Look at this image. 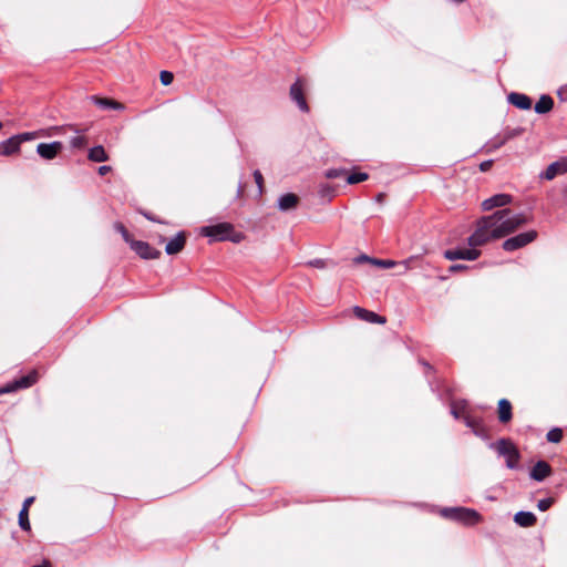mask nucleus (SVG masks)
Returning <instances> with one entry per match:
<instances>
[{
	"label": "nucleus",
	"mask_w": 567,
	"mask_h": 567,
	"mask_svg": "<svg viewBox=\"0 0 567 567\" xmlns=\"http://www.w3.org/2000/svg\"><path fill=\"white\" fill-rule=\"evenodd\" d=\"M511 209L496 210L476 220L473 234L467 238L468 248L446 249L443 256L447 260H476L482 251L478 247L504 238L528 223L524 214L511 215Z\"/></svg>",
	"instance_id": "f257e3e1"
},
{
	"label": "nucleus",
	"mask_w": 567,
	"mask_h": 567,
	"mask_svg": "<svg viewBox=\"0 0 567 567\" xmlns=\"http://www.w3.org/2000/svg\"><path fill=\"white\" fill-rule=\"evenodd\" d=\"M200 234L216 241L229 240L233 243H240L244 239V235L236 231L234 226L229 223H218L216 225L204 226L200 229Z\"/></svg>",
	"instance_id": "f03ea898"
},
{
	"label": "nucleus",
	"mask_w": 567,
	"mask_h": 567,
	"mask_svg": "<svg viewBox=\"0 0 567 567\" xmlns=\"http://www.w3.org/2000/svg\"><path fill=\"white\" fill-rule=\"evenodd\" d=\"M442 515L465 525H475L482 518L476 511L465 507H446L442 511Z\"/></svg>",
	"instance_id": "7ed1b4c3"
},
{
	"label": "nucleus",
	"mask_w": 567,
	"mask_h": 567,
	"mask_svg": "<svg viewBox=\"0 0 567 567\" xmlns=\"http://www.w3.org/2000/svg\"><path fill=\"white\" fill-rule=\"evenodd\" d=\"M493 447L499 455L506 457V466L508 468H516L519 463V452L517 447L507 439H501L493 444Z\"/></svg>",
	"instance_id": "20e7f679"
},
{
	"label": "nucleus",
	"mask_w": 567,
	"mask_h": 567,
	"mask_svg": "<svg viewBox=\"0 0 567 567\" xmlns=\"http://www.w3.org/2000/svg\"><path fill=\"white\" fill-rule=\"evenodd\" d=\"M536 238H537L536 230H528L525 233H520L516 236H513V237L506 239L503 243V249L506 251H514V250L525 247L529 243L534 241Z\"/></svg>",
	"instance_id": "39448f33"
},
{
	"label": "nucleus",
	"mask_w": 567,
	"mask_h": 567,
	"mask_svg": "<svg viewBox=\"0 0 567 567\" xmlns=\"http://www.w3.org/2000/svg\"><path fill=\"white\" fill-rule=\"evenodd\" d=\"M307 81L298 78L290 86V97L297 104L300 111L308 112L309 106L306 100Z\"/></svg>",
	"instance_id": "423d86ee"
},
{
	"label": "nucleus",
	"mask_w": 567,
	"mask_h": 567,
	"mask_svg": "<svg viewBox=\"0 0 567 567\" xmlns=\"http://www.w3.org/2000/svg\"><path fill=\"white\" fill-rule=\"evenodd\" d=\"M462 409L466 426H468L477 436H487V429L483 422V419L475 415L472 411H470L467 408V403H463Z\"/></svg>",
	"instance_id": "0eeeda50"
},
{
	"label": "nucleus",
	"mask_w": 567,
	"mask_h": 567,
	"mask_svg": "<svg viewBox=\"0 0 567 567\" xmlns=\"http://www.w3.org/2000/svg\"><path fill=\"white\" fill-rule=\"evenodd\" d=\"M567 173V156L559 158L551 163L547 168L539 174L542 179L553 181L558 175Z\"/></svg>",
	"instance_id": "6e6552de"
},
{
	"label": "nucleus",
	"mask_w": 567,
	"mask_h": 567,
	"mask_svg": "<svg viewBox=\"0 0 567 567\" xmlns=\"http://www.w3.org/2000/svg\"><path fill=\"white\" fill-rule=\"evenodd\" d=\"M38 380V373L35 371L20 377L19 379L14 380L12 383L8 384L6 388L0 390V393H9L12 391H16L18 389H27L33 385Z\"/></svg>",
	"instance_id": "1a4fd4ad"
},
{
	"label": "nucleus",
	"mask_w": 567,
	"mask_h": 567,
	"mask_svg": "<svg viewBox=\"0 0 567 567\" xmlns=\"http://www.w3.org/2000/svg\"><path fill=\"white\" fill-rule=\"evenodd\" d=\"M131 247L143 259H156L161 256V251L146 241L133 240Z\"/></svg>",
	"instance_id": "9d476101"
},
{
	"label": "nucleus",
	"mask_w": 567,
	"mask_h": 567,
	"mask_svg": "<svg viewBox=\"0 0 567 567\" xmlns=\"http://www.w3.org/2000/svg\"><path fill=\"white\" fill-rule=\"evenodd\" d=\"M512 196L508 194H496L482 203V209L489 212L494 208H501L503 210L505 206L512 203Z\"/></svg>",
	"instance_id": "9b49d317"
},
{
	"label": "nucleus",
	"mask_w": 567,
	"mask_h": 567,
	"mask_svg": "<svg viewBox=\"0 0 567 567\" xmlns=\"http://www.w3.org/2000/svg\"><path fill=\"white\" fill-rule=\"evenodd\" d=\"M63 145L61 142L41 143L37 147V153L44 159H53L62 151Z\"/></svg>",
	"instance_id": "f8f14e48"
},
{
	"label": "nucleus",
	"mask_w": 567,
	"mask_h": 567,
	"mask_svg": "<svg viewBox=\"0 0 567 567\" xmlns=\"http://www.w3.org/2000/svg\"><path fill=\"white\" fill-rule=\"evenodd\" d=\"M185 244L186 235L184 231H181L167 243L165 251L167 255H176L184 249Z\"/></svg>",
	"instance_id": "ddd939ff"
},
{
	"label": "nucleus",
	"mask_w": 567,
	"mask_h": 567,
	"mask_svg": "<svg viewBox=\"0 0 567 567\" xmlns=\"http://www.w3.org/2000/svg\"><path fill=\"white\" fill-rule=\"evenodd\" d=\"M551 473L550 465L545 461H538L530 471V476L537 482L544 481Z\"/></svg>",
	"instance_id": "4468645a"
},
{
	"label": "nucleus",
	"mask_w": 567,
	"mask_h": 567,
	"mask_svg": "<svg viewBox=\"0 0 567 567\" xmlns=\"http://www.w3.org/2000/svg\"><path fill=\"white\" fill-rule=\"evenodd\" d=\"M508 102L519 110H529L532 107V99L523 93L512 92L508 95Z\"/></svg>",
	"instance_id": "2eb2a0df"
},
{
	"label": "nucleus",
	"mask_w": 567,
	"mask_h": 567,
	"mask_svg": "<svg viewBox=\"0 0 567 567\" xmlns=\"http://www.w3.org/2000/svg\"><path fill=\"white\" fill-rule=\"evenodd\" d=\"M20 151L19 140L16 136L0 143V155L10 156L17 154Z\"/></svg>",
	"instance_id": "dca6fc26"
},
{
	"label": "nucleus",
	"mask_w": 567,
	"mask_h": 567,
	"mask_svg": "<svg viewBox=\"0 0 567 567\" xmlns=\"http://www.w3.org/2000/svg\"><path fill=\"white\" fill-rule=\"evenodd\" d=\"M299 197L293 193H287L279 197L278 207L282 212H287L297 207Z\"/></svg>",
	"instance_id": "f3484780"
},
{
	"label": "nucleus",
	"mask_w": 567,
	"mask_h": 567,
	"mask_svg": "<svg viewBox=\"0 0 567 567\" xmlns=\"http://www.w3.org/2000/svg\"><path fill=\"white\" fill-rule=\"evenodd\" d=\"M353 311L358 318L363 319L365 321H369L372 323H384L385 322L384 317H381L378 313L365 310L363 308L354 307Z\"/></svg>",
	"instance_id": "a211bd4d"
},
{
	"label": "nucleus",
	"mask_w": 567,
	"mask_h": 567,
	"mask_svg": "<svg viewBox=\"0 0 567 567\" xmlns=\"http://www.w3.org/2000/svg\"><path fill=\"white\" fill-rule=\"evenodd\" d=\"M536 516L532 512H518L514 516V522L522 527H532L536 524Z\"/></svg>",
	"instance_id": "6ab92c4d"
},
{
	"label": "nucleus",
	"mask_w": 567,
	"mask_h": 567,
	"mask_svg": "<svg viewBox=\"0 0 567 567\" xmlns=\"http://www.w3.org/2000/svg\"><path fill=\"white\" fill-rule=\"evenodd\" d=\"M512 404L508 400L502 399L498 402V419L502 423H507L512 420Z\"/></svg>",
	"instance_id": "aec40b11"
},
{
	"label": "nucleus",
	"mask_w": 567,
	"mask_h": 567,
	"mask_svg": "<svg viewBox=\"0 0 567 567\" xmlns=\"http://www.w3.org/2000/svg\"><path fill=\"white\" fill-rule=\"evenodd\" d=\"M554 107V100L551 96L545 94L542 95L540 99L535 104V112L538 114H545L553 110Z\"/></svg>",
	"instance_id": "412c9836"
},
{
	"label": "nucleus",
	"mask_w": 567,
	"mask_h": 567,
	"mask_svg": "<svg viewBox=\"0 0 567 567\" xmlns=\"http://www.w3.org/2000/svg\"><path fill=\"white\" fill-rule=\"evenodd\" d=\"M87 158L91 162L102 163L109 161V155L102 145L90 148Z\"/></svg>",
	"instance_id": "4be33fe9"
},
{
	"label": "nucleus",
	"mask_w": 567,
	"mask_h": 567,
	"mask_svg": "<svg viewBox=\"0 0 567 567\" xmlns=\"http://www.w3.org/2000/svg\"><path fill=\"white\" fill-rule=\"evenodd\" d=\"M505 144H506V142L503 138L502 134H498V135L494 136L493 138H491L485 144V150H486L487 153H489V152H493V151H496V150L501 148Z\"/></svg>",
	"instance_id": "5701e85b"
},
{
	"label": "nucleus",
	"mask_w": 567,
	"mask_h": 567,
	"mask_svg": "<svg viewBox=\"0 0 567 567\" xmlns=\"http://www.w3.org/2000/svg\"><path fill=\"white\" fill-rule=\"evenodd\" d=\"M19 526L22 530L29 532L31 529L30 522H29V513L25 508H21L19 513Z\"/></svg>",
	"instance_id": "b1692460"
},
{
	"label": "nucleus",
	"mask_w": 567,
	"mask_h": 567,
	"mask_svg": "<svg viewBox=\"0 0 567 567\" xmlns=\"http://www.w3.org/2000/svg\"><path fill=\"white\" fill-rule=\"evenodd\" d=\"M369 177V175L367 173H363V172H353V173H350L347 177V182L349 184H358V183H361V182H364L367 181Z\"/></svg>",
	"instance_id": "393cba45"
},
{
	"label": "nucleus",
	"mask_w": 567,
	"mask_h": 567,
	"mask_svg": "<svg viewBox=\"0 0 567 567\" xmlns=\"http://www.w3.org/2000/svg\"><path fill=\"white\" fill-rule=\"evenodd\" d=\"M524 132V128L522 127H516V128H506L503 133H502V136L503 138L505 140V142L507 143L508 141L522 135Z\"/></svg>",
	"instance_id": "a878e982"
},
{
	"label": "nucleus",
	"mask_w": 567,
	"mask_h": 567,
	"mask_svg": "<svg viewBox=\"0 0 567 567\" xmlns=\"http://www.w3.org/2000/svg\"><path fill=\"white\" fill-rule=\"evenodd\" d=\"M95 102L96 104H99L100 106L104 107V109H121L122 105L116 102V101H113V100H110V99H99V97H95Z\"/></svg>",
	"instance_id": "bb28decb"
},
{
	"label": "nucleus",
	"mask_w": 567,
	"mask_h": 567,
	"mask_svg": "<svg viewBox=\"0 0 567 567\" xmlns=\"http://www.w3.org/2000/svg\"><path fill=\"white\" fill-rule=\"evenodd\" d=\"M546 437L548 442L559 443L563 439V431L558 427L551 429L548 431Z\"/></svg>",
	"instance_id": "cd10ccee"
},
{
	"label": "nucleus",
	"mask_w": 567,
	"mask_h": 567,
	"mask_svg": "<svg viewBox=\"0 0 567 567\" xmlns=\"http://www.w3.org/2000/svg\"><path fill=\"white\" fill-rule=\"evenodd\" d=\"M463 403H466L465 401H460V402H454L451 406V413L452 415L455 417V419H463L464 420V414H463V409H462V404Z\"/></svg>",
	"instance_id": "c85d7f7f"
},
{
	"label": "nucleus",
	"mask_w": 567,
	"mask_h": 567,
	"mask_svg": "<svg viewBox=\"0 0 567 567\" xmlns=\"http://www.w3.org/2000/svg\"><path fill=\"white\" fill-rule=\"evenodd\" d=\"M71 147L73 148H83L87 145V140L85 136H74L70 141Z\"/></svg>",
	"instance_id": "c756f323"
},
{
	"label": "nucleus",
	"mask_w": 567,
	"mask_h": 567,
	"mask_svg": "<svg viewBox=\"0 0 567 567\" xmlns=\"http://www.w3.org/2000/svg\"><path fill=\"white\" fill-rule=\"evenodd\" d=\"M14 136L18 137L19 145H21L22 142L31 141V140L40 136V134L38 132H28V133L18 134Z\"/></svg>",
	"instance_id": "7c9ffc66"
},
{
	"label": "nucleus",
	"mask_w": 567,
	"mask_h": 567,
	"mask_svg": "<svg viewBox=\"0 0 567 567\" xmlns=\"http://www.w3.org/2000/svg\"><path fill=\"white\" fill-rule=\"evenodd\" d=\"M553 504H554V499L553 498L539 499L538 503H537V508L540 512H546L547 509H549L551 507Z\"/></svg>",
	"instance_id": "2f4dec72"
},
{
	"label": "nucleus",
	"mask_w": 567,
	"mask_h": 567,
	"mask_svg": "<svg viewBox=\"0 0 567 567\" xmlns=\"http://www.w3.org/2000/svg\"><path fill=\"white\" fill-rule=\"evenodd\" d=\"M159 79L163 85H169L174 80V75L169 71H162L159 74Z\"/></svg>",
	"instance_id": "473e14b6"
},
{
	"label": "nucleus",
	"mask_w": 567,
	"mask_h": 567,
	"mask_svg": "<svg viewBox=\"0 0 567 567\" xmlns=\"http://www.w3.org/2000/svg\"><path fill=\"white\" fill-rule=\"evenodd\" d=\"M372 262L385 269L392 268L395 265V262L390 259H374Z\"/></svg>",
	"instance_id": "72a5a7b5"
},
{
	"label": "nucleus",
	"mask_w": 567,
	"mask_h": 567,
	"mask_svg": "<svg viewBox=\"0 0 567 567\" xmlns=\"http://www.w3.org/2000/svg\"><path fill=\"white\" fill-rule=\"evenodd\" d=\"M254 179L259 188V192L262 193L264 192V177H262V174L260 173V171L256 169L254 172Z\"/></svg>",
	"instance_id": "f704fd0d"
},
{
	"label": "nucleus",
	"mask_w": 567,
	"mask_h": 567,
	"mask_svg": "<svg viewBox=\"0 0 567 567\" xmlns=\"http://www.w3.org/2000/svg\"><path fill=\"white\" fill-rule=\"evenodd\" d=\"M467 268L468 267L466 265L455 264V265L450 266L449 271L450 272H458V271L466 270Z\"/></svg>",
	"instance_id": "c9c22d12"
},
{
	"label": "nucleus",
	"mask_w": 567,
	"mask_h": 567,
	"mask_svg": "<svg viewBox=\"0 0 567 567\" xmlns=\"http://www.w3.org/2000/svg\"><path fill=\"white\" fill-rule=\"evenodd\" d=\"M116 229L123 235L125 240H128V231L122 224H116Z\"/></svg>",
	"instance_id": "e433bc0d"
},
{
	"label": "nucleus",
	"mask_w": 567,
	"mask_h": 567,
	"mask_svg": "<svg viewBox=\"0 0 567 567\" xmlns=\"http://www.w3.org/2000/svg\"><path fill=\"white\" fill-rule=\"evenodd\" d=\"M492 165H493V161H491V159L489 161H485V162L481 163L480 169L482 172H487L488 169H491Z\"/></svg>",
	"instance_id": "4c0bfd02"
},
{
	"label": "nucleus",
	"mask_w": 567,
	"mask_h": 567,
	"mask_svg": "<svg viewBox=\"0 0 567 567\" xmlns=\"http://www.w3.org/2000/svg\"><path fill=\"white\" fill-rule=\"evenodd\" d=\"M111 171H112L111 166L103 165V166H100V167H99L97 173H99L101 176H104V175L109 174Z\"/></svg>",
	"instance_id": "58836bf2"
},
{
	"label": "nucleus",
	"mask_w": 567,
	"mask_h": 567,
	"mask_svg": "<svg viewBox=\"0 0 567 567\" xmlns=\"http://www.w3.org/2000/svg\"><path fill=\"white\" fill-rule=\"evenodd\" d=\"M34 502V497H27L23 502V505H22V508H25L27 512L29 513V507L32 505V503Z\"/></svg>",
	"instance_id": "ea45409f"
},
{
	"label": "nucleus",
	"mask_w": 567,
	"mask_h": 567,
	"mask_svg": "<svg viewBox=\"0 0 567 567\" xmlns=\"http://www.w3.org/2000/svg\"><path fill=\"white\" fill-rule=\"evenodd\" d=\"M384 199H385V194L384 193H379L375 196V202L379 203V204H383Z\"/></svg>",
	"instance_id": "a19ab883"
},
{
	"label": "nucleus",
	"mask_w": 567,
	"mask_h": 567,
	"mask_svg": "<svg viewBox=\"0 0 567 567\" xmlns=\"http://www.w3.org/2000/svg\"><path fill=\"white\" fill-rule=\"evenodd\" d=\"M373 259H371L370 257L365 256V255H362L360 256L357 261L361 262V261H370L372 262Z\"/></svg>",
	"instance_id": "79ce46f5"
},
{
	"label": "nucleus",
	"mask_w": 567,
	"mask_h": 567,
	"mask_svg": "<svg viewBox=\"0 0 567 567\" xmlns=\"http://www.w3.org/2000/svg\"><path fill=\"white\" fill-rule=\"evenodd\" d=\"M32 567H51V564L49 560H44L42 564L40 565H34Z\"/></svg>",
	"instance_id": "37998d69"
},
{
	"label": "nucleus",
	"mask_w": 567,
	"mask_h": 567,
	"mask_svg": "<svg viewBox=\"0 0 567 567\" xmlns=\"http://www.w3.org/2000/svg\"><path fill=\"white\" fill-rule=\"evenodd\" d=\"M311 265H313V266H316V267H321V266L323 265V261H322V260L317 259V260L312 261V262H311Z\"/></svg>",
	"instance_id": "c03bdc74"
},
{
	"label": "nucleus",
	"mask_w": 567,
	"mask_h": 567,
	"mask_svg": "<svg viewBox=\"0 0 567 567\" xmlns=\"http://www.w3.org/2000/svg\"><path fill=\"white\" fill-rule=\"evenodd\" d=\"M69 128L73 130L75 133L82 132L81 130L76 128L75 126L70 125Z\"/></svg>",
	"instance_id": "a18cd8bd"
},
{
	"label": "nucleus",
	"mask_w": 567,
	"mask_h": 567,
	"mask_svg": "<svg viewBox=\"0 0 567 567\" xmlns=\"http://www.w3.org/2000/svg\"><path fill=\"white\" fill-rule=\"evenodd\" d=\"M334 176H336V174H334V172H333V171H330V172L328 173V177H334Z\"/></svg>",
	"instance_id": "49530a36"
},
{
	"label": "nucleus",
	"mask_w": 567,
	"mask_h": 567,
	"mask_svg": "<svg viewBox=\"0 0 567 567\" xmlns=\"http://www.w3.org/2000/svg\"><path fill=\"white\" fill-rule=\"evenodd\" d=\"M52 130H54L55 132H61L63 130V127H53Z\"/></svg>",
	"instance_id": "de8ad7c7"
},
{
	"label": "nucleus",
	"mask_w": 567,
	"mask_h": 567,
	"mask_svg": "<svg viewBox=\"0 0 567 567\" xmlns=\"http://www.w3.org/2000/svg\"><path fill=\"white\" fill-rule=\"evenodd\" d=\"M429 370L432 369L429 363H423Z\"/></svg>",
	"instance_id": "09e8293b"
},
{
	"label": "nucleus",
	"mask_w": 567,
	"mask_h": 567,
	"mask_svg": "<svg viewBox=\"0 0 567 567\" xmlns=\"http://www.w3.org/2000/svg\"><path fill=\"white\" fill-rule=\"evenodd\" d=\"M2 128V123L0 122V130Z\"/></svg>",
	"instance_id": "8fccbe9b"
},
{
	"label": "nucleus",
	"mask_w": 567,
	"mask_h": 567,
	"mask_svg": "<svg viewBox=\"0 0 567 567\" xmlns=\"http://www.w3.org/2000/svg\"><path fill=\"white\" fill-rule=\"evenodd\" d=\"M565 193H567V186H566Z\"/></svg>",
	"instance_id": "3c124183"
}]
</instances>
